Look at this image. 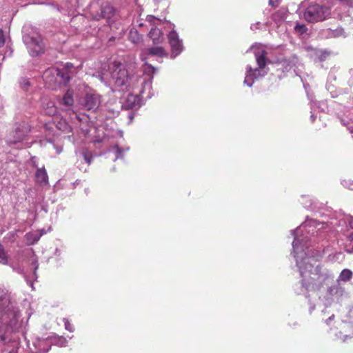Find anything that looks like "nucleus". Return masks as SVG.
Here are the masks:
<instances>
[{
    "label": "nucleus",
    "instance_id": "obj_1",
    "mask_svg": "<svg viewBox=\"0 0 353 353\" xmlns=\"http://www.w3.org/2000/svg\"><path fill=\"white\" fill-rule=\"evenodd\" d=\"M327 225L323 221L307 219L291 231L294 236L292 254L296 260L302 278L294 288L298 294H303L307 297V292L320 290L326 281L334 277L331 271L323 268L319 263L322 257L321 251L314 248L312 245V242L316 241V238L322 239L325 236Z\"/></svg>",
    "mask_w": 353,
    "mask_h": 353
},
{
    "label": "nucleus",
    "instance_id": "obj_2",
    "mask_svg": "<svg viewBox=\"0 0 353 353\" xmlns=\"http://www.w3.org/2000/svg\"><path fill=\"white\" fill-rule=\"evenodd\" d=\"M28 317H23L19 307L11 300L10 294L0 287V342L11 344L13 349L19 348L20 336L27 330ZM10 353H14L12 350Z\"/></svg>",
    "mask_w": 353,
    "mask_h": 353
},
{
    "label": "nucleus",
    "instance_id": "obj_3",
    "mask_svg": "<svg viewBox=\"0 0 353 353\" xmlns=\"http://www.w3.org/2000/svg\"><path fill=\"white\" fill-rule=\"evenodd\" d=\"M154 72V68L152 65H148L145 69L143 77L132 78L131 81H136L137 85L134 83L130 88V93L124 102L121 103V108L125 110H138L143 103V101L150 99L152 95V82ZM120 106L117 109H111L108 108V112L105 115V118H112L117 116L119 112ZM105 118V117L103 116Z\"/></svg>",
    "mask_w": 353,
    "mask_h": 353
},
{
    "label": "nucleus",
    "instance_id": "obj_4",
    "mask_svg": "<svg viewBox=\"0 0 353 353\" xmlns=\"http://www.w3.org/2000/svg\"><path fill=\"white\" fill-rule=\"evenodd\" d=\"M108 70L98 72L97 77L99 80L110 86L113 92H125L130 91L133 81L131 79L134 77L141 78L143 76L136 74H130L128 69L119 61L110 63L108 66ZM137 85V82L134 81Z\"/></svg>",
    "mask_w": 353,
    "mask_h": 353
},
{
    "label": "nucleus",
    "instance_id": "obj_5",
    "mask_svg": "<svg viewBox=\"0 0 353 353\" xmlns=\"http://www.w3.org/2000/svg\"><path fill=\"white\" fill-rule=\"evenodd\" d=\"M250 50L252 51L258 67L253 68L250 65L245 68L244 85L252 87L254 82L263 77L268 72V63L270 60L267 58L268 52L261 44H255L250 47Z\"/></svg>",
    "mask_w": 353,
    "mask_h": 353
},
{
    "label": "nucleus",
    "instance_id": "obj_6",
    "mask_svg": "<svg viewBox=\"0 0 353 353\" xmlns=\"http://www.w3.org/2000/svg\"><path fill=\"white\" fill-rule=\"evenodd\" d=\"M76 68L72 63H67L62 68L51 67L43 74V81L48 86L54 83L66 85L76 74Z\"/></svg>",
    "mask_w": 353,
    "mask_h": 353
},
{
    "label": "nucleus",
    "instance_id": "obj_7",
    "mask_svg": "<svg viewBox=\"0 0 353 353\" xmlns=\"http://www.w3.org/2000/svg\"><path fill=\"white\" fill-rule=\"evenodd\" d=\"M104 120L103 114L100 113L97 117H96V121L92 120L89 116L85 114H78L77 113L73 114V117H70V121L72 124L70 125L65 120L60 121L57 124V128L65 132H74L75 130V128H79L81 130L85 132H88V129L85 128V126H89L90 124L94 125V123L102 122Z\"/></svg>",
    "mask_w": 353,
    "mask_h": 353
},
{
    "label": "nucleus",
    "instance_id": "obj_8",
    "mask_svg": "<svg viewBox=\"0 0 353 353\" xmlns=\"http://www.w3.org/2000/svg\"><path fill=\"white\" fill-rule=\"evenodd\" d=\"M23 41L32 57H37L43 52L44 46L40 34L32 30L30 33H26Z\"/></svg>",
    "mask_w": 353,
    "mask_h": 353
},
{
    "label": "nucleus",
    "instance_id": "obj_9",
    "mask_svg": "<svg viewBox=\"0 0 353 353\" xmlns=\"http://www.w3.org/2000/svg\"><path fill=\"white\" fill-rule=\"evenodd\" d=\"M30 132V127L28 123L23 122L19 124L12 132L11 137L8 140L10 143L17 144L20 143L19 148H24L30 147V143L26 141L29 132Z\"/></svg>",
    "mask_w": 353,
    "mask_h": 353
},
{
    "label": "nucleus",
    "instance_id": "obj_10",
    "mask_svg": "<svg viewBox=\"0 0 353 353\" xmlns=\"http://www.w3.org/2000/svg\"><path fill=\"white\" fill-rule=\"evenodd\" d=\"M79 103L83 109L95 112L101 103V95L93 90L87 91L79 98Z\"/></svg>",
    "mask_w": 353,
    "mask_h": 353
},
{
    "label": "nucleus",
    "instance_id": "obj_11",
    "mask_svg": "<svg viewBox=\"0 0 353 353\" xmlns=\"http://www.w3.org/2000/svg\"><path fill=\"white\" fill-rule=\"evenodd\" d=\"M168 43L170 47V57L172 59L178 57L184 50L183 40L176 30H171L168 34Z\"/></svg>",
    "mask_w": 353,
    "mask_h": 353
},
{
    "label": "nucleus",
    "instance_id": "obj_12",
    "mask_svg": "<svg viewBox=\"0 0 353 353\" xmlns=\"http://www.w3.org/2000/svg\"><path fill=\"white\" fill-rule=\"evenodd\" d=\"M330 224L333 227H343V225L347 226L348 224L349 226L353 229V216H344L341 217L339 221L332 220L330 222ZM347 241H350V244L352 245L351 248H346L345 250L347 252H353V231L350 233L347 236Z\"/></svg>",
    "mask_w": 353,
    "mask_h": 353
},
{
    "label": "nucleus",
    "instance_id": "obj_13",
    "mask_svg": "<svg viewBox=\"0 0 353 353\" xmlns=\"http://www.w3.org/2000/svg\"><path fill=\"white\" fill-rule=\"evenodd\" d=\"M52 338L50 336L46 338L37 339L33 345L35 347L37 353H47L50 350L53 343Z\"/></svg>",
    "mask_w": 353,
    "mask_h": 353
},
{
    "label": "nucleus",
    "instance_id": "obj_14",
    "mask_svg": "<svg viewBox=\"0 0 353 353\" xmlns=\"http://www.w3.org/2000/svg\"><path fill=\"white\" fill-rule=\"evenodd\" d=\"M337 328L340 329V331L338 333H336V337L337 339H342L343 341H346L348 338H350V335L346 333L352 330V325L350 323H347L345 321L338 322Z\"/></svg>",
    "mask_w": 353,
    "mask_h": 353
},
{
    "label": "nucleus",
    "instance_id": "obj_15",
    "mask_svg": "<svg viewBox=\"0 0 353 353\" xmlns=\"http://www.w3.org/2000/svg\"><path fill=\"white\" fill-rule=\"evenodd\" d=\"M77 155L79 158L78 161H80L81 163L84 162L86 164L85 167L81 166L80 164L78 165V167L79 168L80 170L86 172L87 168L90 165L92 160L90 151L86 149H83V150L77 152Z\"/></svg>",
    "mask_w": 353,
    "mask_h": 353
},
{
    "label": "nucleus",
    "instance_id": "obj_16",
    "mask_svg": "<svg viewBox=\"0 0 353 353\" xmlns=\"http://www.w3.org/2000/svg\"><path fill=\"white\" fill-rule=\"evenodd\" d=\"M306 50L311 58L319 61H325L330 55L329 52L324 50L316 49L312 47H307Z\"/></svg>",
    "mask_w": 353,
    "mask_h": 353
},
{
    "label": "nucleus",
    "instance_id": "obj_17",
    "mask_svg": "<svg viewBox=\"0 0 353 353\" xmlns=\"http://www.w3.org/2000/svg\"><path fill=\"white\" fill-rule=\"evenodd\" d=\"M327 292L332 297L339 299L345 294V288L341 286V283L333 285L328 288Z\"/></svg>",
    "mask_w": 353,
    "mask_h": 353
},
{
    "label": "nucleus",
    "instance_id": "obj_18",
    "mask_svg": "<svg viewBox=\"0 0 353 353\" xmlns=\"http://www.w3.org/2000/svg\"><path fill=\"white\" fill-rule=\"evenodd\" d=\"M114 8L109 4L101 6L100 14H97L96 15V19L97 20L103 18L106 19H110L114 14Z\"/></svg>",
    "mask_w": 353,
    "mask_h": 353
},
{
    "label": "nucleus",
    "instance_id": "obj_19",
    "mask_svg": "<svg viewBox=\"0 0 353 353\" xmlns=\"http://www.w3.org/2000/svg\"><path fill=\"white\" fill-rule=\"evenodd\" d=\"M59 103L67 107L66 110H70L74 104L73 91L68 90L61 99Z\"/></svg>",
    "mask_w": 353,
    "mask_h": 353
},
{
    "label": "nucleus",
    "instance_id": "obj_20",
    "mask_svg": "<svg viewBox=\"0 0 353 353\" xmlns=\"http://www.w3.org/2000/svg\"><path fill=\"white\" fill-rule=\"evenodd\" d=\"M42 107L44 112L50 116H54L57 113V107L52 101L44 99L42 101Z\"/></svg>",
    "mask_w": 353,
    "mask_h": 353
},
{
    "label": "nucleus",
    "instance_id": "obj_21",
    "mask_svg": "<svg viewBox=\"0 0 353 353\" xmlns=\"http://www.w3.org/2000/svg\"><path fill=\"white\" fill-rule=\"evenodd\" d=\"M353 278V272L347 268L343 269L336 279L337 283H345Z\"/></svg>",
    "mask_w": 353,
    "mask_h": 353
},
{
    "label": "nucleus",
    "instance_id": "obj_22",
    "mask_svg": "<svg viewBox=\"0 0 353 353\" xmlns=\"http://www.w3.org/2000/svg\"><path fill=\"white\" fill-rule=\"evenodd\" d=\"M149 37L152 40L154 43H161L163 39V34L161 31V30L157 28H152L150 32H149Z\"/></svg>",
    "mask_w": 353,
    "mask_h": 353
},
{
    "label": "nucleus",
    "instance_id": "obj_23",
    "mask_svg": "<svg viewBox=\"0 0 353 353\" xmlns=\"http://www.w3.org/2000/svg\"><path fill=\"white\" fill-rule=\"evenodd\" d=\"M299 64V59L295 54L292 55L288 59H284L282 61V65L284 66L286 70H289L293 67H297Z\"/></svg>",
    "mask_w": 353,
    "mask_h": 353
},
{
    "label": "nucleus",
    "instance_id": "obj_24",
    "mask_svg": "<svg viewBox=\"0 0 353 353\" xmlns=\"http://www.w3.org/2000/svg\"><path fill=\"white\" fill-rule=\"evenodd\" d=\"M35 177L37 182L41 185H46L48 183V176L46 170L43 168L37 169Z\"/></svg>",
    "mask_w": 353,
    "mask_h": 353
},
{
    "label": "nucleus",
    "instance_id": "obj_25",
    "mask_svg": "<svg viewBox=\"0 0 353 353\" xmlns=\"http://www.w3.org/2000/svg\"><path fill=\"white\" fill-rule=\"evenodd\" d=\"M0 263L5 265H10L13 270L19 272V269H16L9 261V256L4 247L0 244Z\"/></svg>",
    "mask_w": 353,
    "mask_h": 353
},
{
    "label": "nucleus",
    "instance_id": "obj_26",
    "mask_svg": "<svg viewBox=\"0 0 353 353\" xmlns=\"http://www.w3.org/2000/svg\"><path fill=\"white\" fill-rule=\"evenodd\" d=\"M148 54L151 56H157L159 58L168 57V54L165 49L161 46H154L148 49Z\"/></svg>",
    "mask_w": 353,
    "mask_h": 353
},
{
    "label": "nucleus",
    "instance_id": "obj_27",
    "mask_svg": "<svg viewBox=\"0 0 353 353\" xmlns=\"http://www.w3.org/2000/svg\"><path fill=\"white\" fill-rule=\"evenodd\" d=\"M129 150L128 147L120 148L119 145H114L111 152L114 154V160L123 159L125 154Z\"/></svg>",
    "mask_w": 353,
    "mask_h": 353
},
{
    "label": "nucleus",
    "instance_id": "obj_28",
    "mask_svg": "<svg viewBox=\"0 0 353 353\" xmlns=\"http://www.w3.org/2000/svg\"><path fill=\"white\" fill-rule=\"evenodd\" d=\"M42 236V234H39V232L34 231L28 232L26 234V239L27 243L29 245H34L39 241L40 238Z\"/></svg>",
    "mask_w": 353,
    "mask_h": 353
},
{
    "label": "nucleus",
    "instance_id": "obj_29",
    "mask_svg": "<svg viewBox=\"0 0 353 353\" xmlns=\"http://www.w3.org/2000/svg\"><path fill=\"white\" fill-rule=\"evenodd\" d=\"M325 36L327 37H345V32L343 28H339L336 30L327 29L325 31Z\"/></svg>",
    "mask_w": 353,
    "mask_h": 353
},
{
    "label": "nucleus",
    "instance_id": "obj_30",
    "mask_svg": "<svg viewBox=\"0 0 353 353\" xmlns=\"http://www.w3.org/2000/svg\"><path fill=\"white\" fill-rule=\"evenodd\" d=\"M301 203L304 208L314 210V207H313L314 201L310 196H303L301 197Z\"/></svg>",
    "mask_w": 353,
    "mask_h": 353
},
{
    "label": "nucleus",
    "instance_id": "obj_31",
    "mask_svg": "<svg viewBox=\"0 0 353 353\" xmlns=\"http://www.w3.org/2000/svg\"><path fill=\"white\" fill-rule=\"evenodd\" d=\"M52 339V345H56L59 347H65L68 343V340L63 336H51Z\"/></svg>",
    "mask_w": 353,
    "mask_h": 353
},
{
    "label": "nucleus",
    "instance_id": "obj_32",
    "mask_svg": "<svg viewBox=\"0 0 353 353\" xmlns=\"http://www.w3.org/2000/svg\"><path fill=\"white\" fill-rule=\"evenodd\" d=\"M311 109H319L321 111H325L327 109V104L323 101H314L312 103Z\"/></svg>",
    "mask_w": 353,
    "mask_h": 353
},
{
    "label": "nucleus",
    "instance_id": "obj_33",
    "mask_svg": "<svg viewBox=\"0 0 353 353\" xmlns=\"http://www.w3.org/2000/svg\"><path fill=\"white\" fill-rule=\"evenodd\" d=\"M294 30L300 34H303L307 32V28L305 24L297 22L294 26Z\"/></svg>",
    "mask_w": 353,
    "mask_h": 353
},
{
    "label": "nucleus",
    "instance_id": "obj_34",
    "mask_svg": "<svg viewBox=\"0 0 353 353\" xmlns=\"http://www.w3.org/2000/svg\"><path fill=\"white\" fill-rule=\"evenodd\" d=\"M21 88L24 90H28L30 86V80L27 78H21L19 81Z\"/></svg>",
    "mask_w": 353,
    "mask_h": 353
},
{
    "label": "nucleus",
    "instance_id": "obj_35",
    "mask_svg": "<svg viewBox=\"0 0 353 353\" xmlns=\"http://www.w3.org/2000/svg\"><path fill=\"white\" fill-rule=\"evenodd\" d=\"M63 321L64 323L65 329L70 332H73L74 331V327L73 325L70 322V321L64 318L63 319Z\"/></svg>",
    "mask_w": 353,
    "mask_h": 353
},
{
    "label": "nucleus",
    "instance_id": "obj_36",
    "mask_svg": "<svg viewBox=\"0 0 353 353\" xmlns=\"http://www.w3.org/2000/svg\"><path fill=\"white\" fill-rule=\"evenodd\" d=\"M129 37L130 39V40L133 42V43H137L139 41L140 38H139V35L137 33V30H131L130 32V34H129Z\"/></svg>",
    "mask_w": 353,
    "mask_h": 353
},
{
    "label": "nucleus",
    "instance_id": "obj_37",
    "mask_svg": "<svg viewBox=\"0 0 353 353\" xmlns=\"http://www.w3.org/2000/svg\"><path fill=\"white\" fill-rule=\"evenodd\" d=\"M6 39L2 30L0 29V48L3 47L5 44Z\"/></svg>",
    "mask_w": 353,
    "mask_h": 353
},
{
    "label": "nucleus",
    "instance_id": "obj_38",
    "mask_svg": "<svg viewBox=\"0 0 353 353\" xmlns=\"http://www.w3.org/2000/svg\"><path fill=\"white\" fill-rule=\"evenodd\" d=\"M260 26H261V23L259 22H257L256 23L252 24L251 26H250V28L252 30H255L256 29H259L260 28Z\"/></svg>",
    "mask_w": 353,
    "mask_h": 353
},
{
    "label": "nucleus",
    "instance_id": "obj_39",
    "mask_svg": "<svg viewBox=\"0 0 353 353\" xmlns=\"http://www.w3.org/2000/svg\"><path fill=\"white\" fill-rule=\"evenodd\" d=\"M52 145L55 149L56 152L57 154H60L62 152V147L60 145H55L54 144L52 143Z\"/></svg>",
    "mask_w": 353,
    "mask_h": 353
},
{
    "label": "nucleus",
    "instance_id": "obj_40",
    "mask_svg": "<svg viewBox=\"0 0 353 353\" xmlns=\"http://www.w3.org/2000/svg\"><path fill=\"white\" fill-rule=\"evenodd\" d=\"M334 314H332L326 321H325V323L327 325H330L332 321L334 320Z\"/></svg>",
    "mask_w": 353,
    "mask_h": 353
},
{
    "label": "nucleus",
    "instance_id": "obj_41",
    "mask_svg": "<svg viewBox=\"0 0 353 353\" xmlns=\"http://www.w3.org/2000/svg\"><path fill=\"white\" fill-rule=\"evenodd\" d=\"M32 265H33L34 269V274H35V271L37 270V269L38 268V266H39L37 261V260L32 261Z\"/></svg>",
    "mask_w": 353,
    "mask_h": 353
},
{
    "label": "nucleus",
    "instance_id": "obj_42",
    "mask_svg": "<svg viewBox=\"0 0 353 353\" xmlns=\"http://www.w3.org/2000/svg\"><path fill=\"white\" fill-rule=\"evenodd\" d=\"M314 110H312V111H311L310 119H311L312 122H314L316 119V117L314 116Z\"/></svg>",
    "mask_w": 353,
    "mask_h": 353
},
{
    "label": "nucleus",
    "instance_id": "obj_43",
    "mask_svg": "<svg viewBox=\"0 0 353 353\" xmlns=\"http://www.w3.org/2000/svg\"><path fill=\"white\" fill-rule=\"evenodd\" d=\"M309 311L311 313L315 309V305L312 304L311 302L309 303Z\"/></svg>",
    "mask_w": 353,
    "mask_h": 353
},
{
    "label": "nucleus",
    "instance_id": "obj_44",
    "mask_svg": "<svg viewBox=\"0 0 353 353\" xmlns=\"http://www.w3.org/2000/svg\"><path fill=\"white\" fill-rule=\"evenodd\" d=\"M269 4L272 6H276L277 4L273 0H269Z\"/></svg>",
    "mask_w": 353,
    "mask_h": 353
},
{
    "label": "nucleus",
    "instance_id": "obj_45",
    "mask_svg": "<svg viewBox=\"0 0 353 353\" xmlns=\"http://www.w3.org/2000/svg\"><path fill=\"white\" fill-rule=\"evenodd\" d=\"M37 232H39V234H42V236L45 234H46V231L44 229H41L40 230H37Z\"/></svg>",
    "mask_w": 353,
    "mask_h": 353
},
{
    "label": "nucleus",
    "instance_id": "obj_46",
    "mask_svg": "<svg viewBox=\"0 0 353 353\" xmlns=\"http://www.w3.org/2000/svg\"><path fill=\"white\" fill-rule=\"evenodd\" d=\"M350 189H353V182L351 183L350 186L349 187Z\"/></svg>",
    "mask_w": 353,
    "mask_h": 353
}]
</instances>
